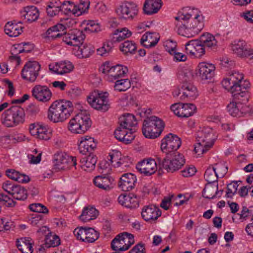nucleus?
Masks as SVG:
<instances>
[{
    "instance_id": "nucleus-58",
    "label": "nucleus",
    "mask_w": 253,
    "mask_h": 253,
    "mask_svg": "<svg viewBox=\"0 0 253 253\" xmlns=\"http://www.w3.org/2000/svg\"><path fill=\"white\" fill-rule=\"evenodd\" d=\"M60 244V240L56 235H50L45 239V245L48 248L56 247Z\"/></svg>"
},
{
    "instance_id": "nucleus-35",
    "label": "nucleus",
    "mask_w": 253,
    "mask_h": 253,
    "mask_svg": "<svg viewBox=\"0 0 253 253\" xmlns=\"http://www.w3.org/2000/svg\"><path fill=\"white\" fill-rule=\"evenodd\" d=\"M200 40L203 47H207L211 49H215L217 47V41L212 35L207 33L201 36Z\"/></svg>"
},
{
    "instance_id": "nucleus-47",
    "label": "nucleus",
    "mask_w": 253,
    "mask_h": 253,
    "mask_svg": "<svg viewBox=\"0 0 253 253\" xmlns=\"http://www.w3.org/2000/svg\"><path fill=\"white\" fill-rule=\"evenodd\" d=\"M130 86V81L127 79L118 80L116 81L114 85L115 90L119 91H125Z\"/></svg>"
},
{
    "instance_id": "nucleus-21",
    "label": "nucleus",
    "mask_w": 253,
    "mask_h": 253,
    "mask_svg": "<svg viewBox=\"0 0 253 253\" xmlns=\"http://www.w3.org/2000/svg\"><path fill=\"white\" fill-rule=\"evenodd\" d=\"M185 49L187 53L196 57H200L205 53V48L203 47L200 40H191L185 45Z\"/></svg>"
},
{
    "instance_id": "nucleus-3",
    "label": "nucleus",
    "mask_w": 253,
    "mask_h": 253,
    "mask_svg": "<svg viewBox=\"0 0 253 253\" xmlns=\"http://www.w3.org/2000/svg\"><path fill=\"white\" fill-rule=\"evenodd\" d=\"M215 136L211 128L206 126L200 127L197 132V144L194 151L198 155L208 151L213 145Z\"/></svg>"
},
{
    "instance_id": "nucleus-43",
    "label": "nucleus",
    "mask_w": 253,
    "mask_h": 253,
    "mask_svg": "<svg viewBox=\"0 0 253 253\" xmlns=\"http://www.w3.org/2000/svg\"><path fill=\"white\" fill-rule=\"evenodd\" d=\"M10 110L17 125L23 123L24 121L25 117L24 109L19 106H15L11 107Z\"/></svg>"
},
{
    "instance_id": "nucleus-36",
    "label": "nucleus",
    "mask_w": 253,
    "mask_h": 253,
    "mask_svg": "<svg viewBox=\"0 0 253 253\" xmlns=\"http://www.w3.org/2000/svg\"><path fill=\"white\" fill-rule=\"evenodd\" d=\"M132 33L126 28L117 29L111 36V42L114 43L121 42L130 37Z\"/></svg>"
},
{
    "instance_id": "nucleus-55",
    "label": "nucleus",
    "mask_w": 253,
    "mask_h": 253,
    "mask_svg": "<svg viewBox=\"0 0 253 253\" xmlns=\"http://www.w3.org/2000/svg\"><path fill=\"white\" fill-rule=\"evenodd\" d=\"M120 154L118 153L110 154L109 155L110 163L114 167H119L124 165V159L119 158Z\"/></svg>"
},
{
    "instance_id": "nucleus-16",
    "label": "nucleus",
    "mask_w": 253,
    "mask_h": 253,
    "mask_svg": "<svg viewBox=\"0 0 253 253\" xmlns=\"http://www.w3.org/2000/svg\"><path fill=\"white\" fill-rule=\"evenodd\" d=\"M85 35L82 31L78 29L71 30L70 32L63 33L62 40L68 45L74 46L76 47L80 45L85 39Z\"/></svg>"
},
{
    "instance_id": "nucleus-51",
    "label": "nucleus",
    "mask_w": 253,
    "mask_h": 253,
    "mask_svg": "<svg viewBox=\"0 0 253 253\" xmlns=\"http://www.w3.org/2000/svg\"><path fill=\"white\" fill-rule=\"evenodd\" d=\"M113 43L111 41L104 43L102 47L97 49V53L102 56H108L112 51Z\"/></svg>"
},
{
    "instance_id": "nucleus-23",
    "label": "nucleus",
    "mask_w": 253,
    "mask_h": 253,
    "mask_svg": "<svg viewBox=\"0 0 253 253\" xmlns=\"http://www.w3.org/2000/svg\"><path fill=\"white\" fill-rule=\"evenodd\" d=\"M136 180V177L134 174L125 173L120 178L119 186L123 191H128L134 188Z\"/></svg>"
},
{
    "instance_id": "nucleus-34",
    "label": "nucleus",
    "mask_w": 253,
    "mask_h": 253,
    "mask_svg": "<svg viewBox=\"0 0 253 253\" xmlns=\"http://www.w3.org/2000/svg\"><path fill=\"white\" fill-rule=\"evenodd\" d=\"M33 243V241L30 238H21L16 241L17 247L22 253H32Z\"/></svg>"
},
{
    "instance_id": "nucleus-9",
    "label": "nucleus",
    "mask_w": 253,
    "mask_h": 253,
    "mask_svg": "<svg viewBox=\"0 0 253 253\" xmlns=\"http://www.w3.org/2000/svg\"><path fill=\"white\" fill-rule=\"evenodd\" d=\"M181 142L179 137L172 133L167 135L162 140L161 149L166 155H172L173 153H176L180 146Z\"/></svg>"
},
{
    "instance_id": "nucleus-27",
    "label": "nucleus",
    "mask_w": 253,
    "mask_h": 253,
    "mask_svg": "<svg viewBox=\"0 0 253 253\" xmlns=\"http://www.w3.org/2000/svg\"><path fill=\"white\" fill-rule=\"evenodd\" d=\"M245 41L243 40L235 41L232 44V49L239 56H250L253 54V49H247L245 48Z\"/></svg>"
},
{
    "instance_id": "nucleus-5",
    "label": "nucleus",
    "mask_w": 253,
    "mask_h": 253,
    "mask_svg": "<svg viewBox=\"0 0 253 253\" xmlns=\"http://www.w3.org/2000/svg\"><path fill=\"white\" fill-rule=\"evenodd\" d=\"M91 121L89 116L85 112H81L70 120L68 129L75 134H83L90 127Z\"/></svg>"
},
{
    "instance_id": "nucleus-4",
    "label": "nucleus",
    "mask_w": 253,
    "mask_h": 253,
    "mask_svg": "<svg viewBox=\"0 0 253 253\" xmlns=\"http://www.w3.org/2000/svg\"><path fill=\"white\" fill-rule=\"evenodd\" d=\"M164 126L165 124L161 119L152 116L144 120L142 132L146 138L154 139L160 136Z\"/></svg>"
},
{
    "instance_id": "nucleus-24",
    "label": "nucleus",
    "mask_w": 253,
    "mask_h": 253,
    "mask_svg": "<svg viewBox=\"0 0 253 253\" xmlns=\"http://www.w3.org/2000/svg\"><path fill=\"white\" fill-rule=\"evenodd\" d=\"M141 215L145 221H151L156 220L161 216V212L155 206H146L142 210Z\"/></svg>"
},
{
    "instance_id": "nucleus-26",
    "label": "nucleus",
    "mask_w": 253,
    "mask_h": 253,
    "mask_svg": "<svg viewBox=\"0 0 253 253\" xmlns=\"http://www.w3.org/2000/svg\"><path fill=\"white\" fill-rule=\"evenodd\" d=\"M119 203L127 208L134 209L139 205L138 199L133 194L121 195L118 197Z\"/></svg>"
},
{
    "instance_id": "nucleus-29",
    "label": "nucleus",
    "mask_w": 253,
    "mask_h": 253,
    "mask_svg": "<svg viewBox=\"0 0 253 253\" xmlns=\"http://www.w3.org/2000/svg\"><path fill=\"white\" fill-rule=\"evenodd\" d=\"M23 28L21 22H8L4 26V32L9 37H16L22 33Z\"/></svg>"
},
{
    "instance_id": "nucleus-14",
    "label": "nucleus",
    "mask_w": 253,
    "mask_h": 253,
    "mask_svg": "<svg viewBox=\"0 0 253 253\" xmlns=\"http://www.w3.org/2000/svg\"><path fill=\"white\" fill-rule=\"evenodd\" d=\"M40 64L37 61L27 62L21 71L22 78L30 82H34L39 75Z\"/></svg>"
},
{
    "instance_id": "nucleus-38",
    "label": "nucleus",
    "mask_w": 253,
    "mask_h": 253,
    "mask_svg": "<svg viewBox=\"0 0 253 253\" xmlns=\"http://www.w3.org/2000/svg\"><path fill=\"white\" fill-rule=\"evenodd\" d=\"M94 184L99 188L105 190L111 189V179L107 175H98L93 179Z\"/></svg>"
},
{
    "instance_id": "nucleus-62",
    "label": "nucleus",
    "mask_w": 253,
    "mask_h": 253,
    "mask_svg": "<svg viewBox=\"0 0 253 253\" xmlns=\"http://www.w3.org/2000/svg\"><path fill=\"white\" fill-rule=\"evenodd\" d=\"M238 185L237 181H233L227 185V191L226 192V196L227 198H232V197L236 193Z\"/></svg>"
},
{
    "instance_id": "nucleus-37",
    "label": "nucleus",
    "mask_w": 253,
    "mask_h": 253,
    "mask_svg": "<svg viewBox=\"0 0 253 253\" xmlns=\"http://www.w3.org/2000/svg\"><path fill=\"white\" fill-rule=\"evenodd\" d=\"M80 162L82 169L85 171H91L95 168L97 157L92 154H89L88 156L82 158Z\"/></svg>"
},
{
    "instance_id": "nucleus-2",
    "label": "nucleus",
    "mask_w": 253,
    "mask_h": 253,
    "mask_svg": "<svg viewBox=\"0 0 253 253\" xmlns=\"http://www.w3.org/2000/svg\"><path fill=\"white\" fill-rule=\"evenodd\" d=\"M73 110V104L71 101H56L50 106L47 118L53 123L63 122L70 116Z\"/></svg>"
},
{
    "instance_id": "nucleus-15",
    "label": "nucleus",
    "mask_w": 253,
    "mask_h": 253,
    "mask_svg": "<svg viewBox=\"0 0 253 253\" xmlns=\"http://www.w3.org/2000/svg\"><path fill=\"white\" fill-rule=\"evenodd\" d=\"M73 23H75V21L71 19H66L62 23L57 24L50 28H49L45 33L43 35L44 38H48L49 39H55L57 38H62L63 33L67 28H69L70 25Z\"/></svg>"
},
{
    "instance_id": "nucleus-44",
    "label": "nucleus",
    "mask_w": 253,
    "mask_h": 253,
    "mask_svg": "<svg viewBox=\"0 0 253 253\" xmlns=\"http://www.w3.org/2000/svg\"><path fill=\"white\" fill-rule=\"evenodd\" d=\"M2 123L7 127L17 125L10 108L6 110L2 115Z\"/></svg>"
},
{
    "instance_id": "nucleus-28",
    "label": "nucleus",
    "mask_w": 253,
    "mask_h": 253,
    "mask_svg": "<svg viewBox=\"0 0 253 253\" xmlns=\"http://www.w3.org/2000/svg\"><path fill=\"white\" fill-rule=\"evenodd\" d=\"M182 95L180 99L184 100L186 98L193 99L198 95L196 87L189 82L182 83L181 85Z\"/></svg>"
},
{
    "instance_id": "nucleus-40",
    "label": "nucleus",
    "mask_w": 253,
    "mask_h": 253,
    "mask_svg": "<svg viewBox=\"0 0 253 253\" xmlns=\"http://www.w3.org/2000/svg\"><path fill=\"white\" fill-rule=\"evenodd\" d=\"M5 173L9 178L19 183H27L30 180L28 175L21 173L14 169H8L5 171Z\"/></svg>"
},
{
    "instance_id": "nucleus-42",
    "label": "nucleus",
    "mask_w": 253,
    "mask_h": 253,
    "mask_svg": "<svg viewBox=\"0 0 253 253\" xmlns=\"http://www.w3.org/2000/svg\"><path fill=\"white\" fill-rule=\"evenodd\" d=\"M98 211L93 207H87L84 209L82 214L80 216V219L85 222L95 219L98 215Z\"/></svg>"
},
{
    "instance_id": "nucleus-18",
    "label": "nucleus",
    "mask_w": 253,
    "mask_h": 253,
    "mask_svg": "<svg viewBox=\"0 0 253 253\" xmlns=\"http://www.w3.org/2000/svg\"><path fill=\"white\" fill-rule=\"evenodd\" d=\"M136 169L140 173H143L146 176H150L156 171L157 163L152 159L143 160L137 164Z\"/></svg>"
},
{
    "instance_id": "nucleus-33",
    "label": "nucleus",
    "mask_w": 253,
    "mask_h": 253,
    "mask_svg": "<svg viewBox=\"0 0 253 253\" xmlns=\"http://www.w3.org/2000/svg\"><path fill=\"white\" fill-rule=\"evenodd\" d=\"M159 40V37L156 33L146 32L141 39V43L147 48L155 46Z\"/></svg>"
},
{
    "instance_id": "nucleus-32",
    "label": "nucleus",
    "mask_w": 253,
    "mask_h": 253,
    "mask_svg": "<svg viewBox=\"0 0 253 253\" xmlns=\"http://www.w3.org/2000/svg\"><path fill=\"white\" fill-rule=\"evenodd\" d=\"M162 5V0H146L143 10L145 13L151 15L157 13Z\"/></svg>"
},
{
    "instance_id": "nucleus-45",
    "label": "nucleus",
    "mask_w": 253,
    "mask_h": 253,
    "mask_svg": "<svg viewBox=\"0 0 253 253\" xmlns=\"http://www.w3.org/2000/svg\"><path fill=\"white\" fill-rule=\"evenodd\" d=\"M196 107L191 103H182L180 112V117L188 118L192 116L196 111Z\"/></svg>"
},
{
    "instance_id": "nucleus-39",
    "label": "nucleus",
    "mask_w": 253,
    "mask_h": 253,
    "mask_svg": "<svg viewBox=\"0 0 253 253\" xmlns=\"http://www.w3.org/2000/svg\"><path fill=\"white\" fill-rule=\"evenodd\" d=\"M119 124L128 129H133L134 132L135 129L132 127L137 125V122L133 115L127 114L119 118Z\"/></svg>"
},
{
    "instance_id": "nucleus-31",
    "label": "nucleus",
    "mask_w": 253,
    "mask_h": 253,
    "mask_svg": "<svg viewBox=\"0 0 253 253\" xmlns=\"http://www.w3.org/2000/svg\"><path fill=\"white\" fill-rule=\"evenodd\" d=\"M21 16L26 21L31 23L36 21L39 17V12L35 6H27L21 12Z\"/></svg>"
},
{
    "instance_id": "nucleus-57",
    "label": "nucleus",
    "mask_w": 253,
    "mask_h": 253,
    "mask_svg": "<svg viewBox=\"0 0 253 253\" xmlns=\"http://www.w3.org/2000/svg\"><path fill=\"white\" fill-rule=\"evenodd\" d=\"M99 237V233L92 228H87L86 235L84 239L85 242L92 243Z\"/></svg>"
},
{
    "instance_id": "nucleus-60",
    "label": "nucleus",
    "mask_w": 253,
    "mask_h": 253,
    "mask_svg": "<svg viewBox=\"0 0 253 253\" xmlns=\"http://www.w3.org/2000/svg\"><path fill=\"white\" fill-rule=\"evenodd\" d=\"M100 172L103 175H107L111 171L110 163L106 160H102L99 164Z\"/></svg>"
},
{
    "instance_id": "nucleus-11",
    "label": "nucleus",
    "mask_w": 253,
    "mask_h": 253,
    "mask_svg": "<svg viewBox=\"0 0 253 253\" xmlns=\"http://www.w3.org/2000/svg\"><path fill=\"white\" fill-rule=\"evenodd\" d=\"M116 11L119 18L132 19L137 14L138 7L135 3L126 1L118 6Z\"/></svg>"
},
{
    "instance_id": "nucleus-53",
    "label": "nucleus",
    "mask_w": 253,
    "mask_h": 253,
    "mask_svg": "<svg viewBox=\"0 0 253 253\" xmlns=\"http://www.w3.org/2000/svg\"><path fill=\"white\" fill-rule=\"evenodd\" d=\"M34 48L33 45L30 44L29 42H23L14 46L12 51L16 53V49H18V53L21 52H29Z\"/></svg>"
},
{
    "instance_id": "nucleus-8",
    "label": "nucleus",
    "mask_w": 253,
    "mask_h": 253,
    "mask_svg": "<svg viewBox=\"0 0 253 253\" xmlns=\"http://www.w3.org/2000/svg\"><path fill=\"white\" fill-rule=\"evenodd\" d=\"M102 72L106 76L107 79L112 82L114 80L123 77L128 71L127 68L118 64L111 66L109 63H105L102 67Z\"/></svg>"
},
{
    "instance_id": "nucleus-41",
    "label": "nucleus",
    "mask_w": 253,
    "mask_h": 253,
    "mask_svg": "<svg viewBox=\"0 0 253 253\" xmlns=\"http://www.w3.org/2000/svg\"><path fill=\"white\" fill-rule=\"evenodd\" d=\"M218 185L217 183H208L203 192V196L206 199H213L218 195Z\"/></svg>"
},
{
    "instance_id": "nucleus-12",
    "label": "nucleus",
    "mask_w": 253,
    "mask_h": 253,
    "mask_svg": "<svg viewBox=\"0 0 253 253\" xmlns=\"http://www.w3.org/2000/svg\"><path fill=\"white\" fill-rule=\"evenodd\" d=\"M200 17L199 15H196L192 19L191 23L187 22V25L182 24L178 27L177 33L179 35L187 38H191L197 34V31L199 30L201 26L200 20L198 19Z\"/></svg>"
},
{
    "instance_id": "nucleus-63",
    "label": "nucleus",
    "mask_w": 253,
    "mask_h": 253,
    "mask_svg": "<svg viewBox=\"0 0 253 253\" xmlns=\"http://www.w3.org/2000/svg\"><path fill=\"white\" fill-rule=\"evenodd\" d=\"M31 211L39 213H47L48 210L47 208L41 204H32L29 206Z\"/></svg>"
},
{
    "instance_id": "nucleus-52",
    "label": "nucleus",
    "mask_w": 253,
    "mask_h": 253,
    "mask_svg": "<svg viewBox=\"0 0 253 253\" xmlns=\"http://www.w3.org/2000/svg\"><path fill=\"white\" fill-rule=\"evenodd\" d=\"M89 0H81L80 3L76 5L75 15L79 16L86 12L89 7Z\"/></svg>"
},
{
    "instance_id": "nucleus-59",
    "label": "nucleus",
    "mask_w": 253,
    "mask_h": 253,
    "mask_svg": "<svg viewBox=\"0 0 253 253\" xmlns=\"http://www.w3.org/2000/svg\"><path fill=\"white\" fill-rule=\"evenodd\" d=\"M228 112L233 117H240V111L238 109V101L232 102L227 106Z\"/></svg>"
},
{
    "instance_id": "nucleus-64",
    "label": "nucleus",
    "mask_w": 253,
    "mask_h": 253,
    "mask_svg": "<svg viewBox=\"0 0 253 253\" xmlns=\"http://www.w3.org/2000/svg\"><path fill=\"white\" fill-rule=\"evenodd\" d=\"M0 202L8 207H14L16 203V202L8 196L2 193H0Z\"/></svg>"
},
{
    "instance_id": "nucleus-7",
    "label": "nucleus",
    "mask_w": 253,
    "mask_h": 253,
    "mask_svg": "<svg viewBox=\"0 0 253 253\" xmlns=\"http://www.w3.org/2000/svg\"><path fill=\"white\" fill-rule=\"evenodd\" d=\"M108 97V92L94 90L87 97V100L92 107L104 112L110 107Z\"/></svg>"
},
{
    "instance_id": "nucleus-22",
    "label": "nucleus",
    "mask_w": 253,
    "mask_h": 253,
    "mask_svg": "<svg viewBox=\"0 0 253 253\" xmlns=\"http://www.w3.org/2000/svg\"><path fill=\"white\" fill-rule=\"evenodd\" d=\"M96 147V143L93 138L88 136L81 138L79 145V150L81 153L84 155H86L87 153L92 154L91 152Z\"/></svg>"
},
{
    "instance_id": "nucleus-49",
    "label": "nucleus",
    "mask_w": 253,
    "mask_h": 253,
    "mask_svg": "<svg viewBox=\"0 0 253 253\" xmlns=\"http://www.w3.org/2000/svg\"><path fill=\"white\" fill-rule=\"evenodd\" d=\"M205 180L208 182V183L215 184L214 182L217 181V175L213 167H210L205 171L204 174Z\"/></svg>"
},
{
    "instance_id": "nucleus-61",
    "label": "nucleus",
    "mask_w": 253,
    "mask_h": 253,
    "mask_svg": "<svg viewBox=\"0 0 253 253\" xmlns=\"http://www.w3.org/2000/svg\"><path fill=\"white\" fill-rule=\"evenodd\" d=\"M50 132L48 130L46 127L41 126L37 138L40 140H47L50 139Z\"/></svg>"
},
{
    "instance_id": "nucleus-10",
    "label": "nucleus",
    "mask_w": 253,
    "mask_h": 253,
    "mask_svg": "<svg viewBox=\"0 0 253 253\" xmlns=\"http://www.w3.org/2000/svg\"><path fill=\"white\" fill-rule=\"evenodd\" d=\"M3 189L14 199L24 201L27 198V190L23 186L6 181L2 184Z\"/></svg>"
},
{
    "instance_id": "nucleus-50",
    "label": "nucleus",
    "mask_w": 253,
    "mask_h": 253,
    "mask_svg": "<svg viewBox=\"0 0 253 253\" xmlns=\"http://www.w3.org/2000/svg\"><path fill=\"white\" fill-rule=\"evenodd\" d=\"M61 11H63L66 14L71 12L75 14L76 12V5L70 1H63L60 6Z\"/></svg>"
},
{
    "instance_id": "nucleus-19",
    "label": "nucleus",
    "mask_w": 253,
    "mask_h": 253,
    "mask_svg": "<svg viewBox=\"0 0 253 253\" xmlns=\"http://www.w3.org/2000/svg\"><path fill=\"white\" fill-rule=\"evenodd\" d=\"M215 67L212 64L202 62L198 65V73L201 79L204 81H211L214 75Z\"/></svg>"
},
{
    "instance_id": "nucleus-20",
    "label": "nucleus",
    "mask_w": 253,
    "mask_h": 253,
    "mask_svg": "<svg viewBox=\"0 0 253 253\" xmlns=\"http://www.w3.org/2000/svg\"><path fill=\"white\" fill-rule=\"evenodd\" d=\"M133 132V129H128L120 124V126L115 130L114 135L118 140L127 144L130 143L134 139Z\"/></svg>"
},
{
    "instance_id": "nucleus-48",
    "label": "nucleus",
    "mask_w": 253,
    "mask_h": 253,
    "mask_svg": "<svg viewBox=\"0 0 253 253\" xmlns=\"http://www.w3.org/2000/svg\"><path fill=\"white\" fill-rule=\"evenodd\" d=\"M121 234L118 235L111 242L112 249L115 251H126L125 245L122 242Z\"/></svg>"
},
{
    "instance_id": "nucleus-25",
    "label": "nucleus",
    "mask_w": 253,
    "mask_h": 253,
    "mask_svg": "<svg viewBox=\"0 0 253 253\" xmlns=\"http://www.w3.org/2000/svg\"><path fill=\"white\" fill-rule=\"evenodd\" d=\"M49 69L54 73L63 75L71 72L74 69V66L70 61H63L55 64H50Z\"/></svg>"
},
{
    "instance_id": "nucleus-46",
    "label": "nucleus",
    "mask_w": 253,
    "mask_h": 253,
    "mask_svg": "<svg viewBox=\"0 0 253 253\" xmlns=\"http://www.w3.org/2000/svg\"><path fill=\"white\" fill-rule=\"evenodd\" d=\"M120 49L124 54H133L136 49V45L132 41H126L120 45Z\"/></svg>"
},
{
    "instance_id": "nucleus-56",
    "label": "nucleus",
    "mask_w": 253,
    "mask_h": 253,
    "mask_svg": "<svg viewBox=\"0 0 253 253\" xmlns=\"http://www.w3.org/2000/svg\"><path fill=\"white\" fill-rule=\"evenodd\" d=\"M121 234L122 238V242L123 241L124 245H125L126 250H128L129 247L134 244V239L133 235L124 232Z\"/></svg>"
},
{
    "instance_id": "nucleus-13",
    "label": "nucleus",
    "mask_w": 253,
    "mask_h": 253,
    "mask_svg": "<svg viewBox=\"0 0 253 253\" xmlns=\"http://www.w3.org/2000/svg\"><path fill=\"white\" fill-rule=\"evenodd\" d=\"M77 165L76 158L63 153L54 155V167L57 170H66Z\"/></svg>"
},
{
    "instance_id": "nucleus-1",
    "label": "nucleus",
    "mask_w": 253,
    "mask_h": 253,
    "mask_svg": "<svg viewBox=\"0 0 253 253\" xmlns=\"http://www.w3.org/2000/svg\"><path fill=\"white\" fill-rule=\"evenodd\" d=\"M222 84L232 94L234 99L238 101L240 116L247 112L249 108L246 104L249 98L248 89L251 87V84L248 80L244 79V74L239 71H233L228 78L222 81Z\"/></svg>"
},
{
    "instance_id": "nucleus-17",
    "label": "nucleus",
    "mask_w": 253,
    "mask_h": 253,
    "mask_svg": "<svg viewBox=\"0 0 253 253\" xmlns=\"http://www.w3.org/2000/svg\"><path fill=\"white\" fill-rule=\"evenodd\" d=\"M32 95L36 100L42 102L49 101L52 96V93L49 88L45 85H36L32 88Z\"/></svg>"
},
{
    "instance_id": "nucleus-30",
    "label": "nucleus",
    "mask_w": 253,
    "mask_h": 253,
    "mask_svg": "<svg viewBox=\"0 0 253 253\" xmlns=\"http://www.w3.org/2000/svg\"><path fill=\"white\" fill-rule=\"evenodd\" d=\"M73 51L74 54L79 58H87L94 52V47L91 44L82 42L75 47Z\"/></svg>"
},
{
    "instance_id": "nucleus-54",
    "label": "nucleus",
    "mask_w": 253,
    "mask_h": 253,
    "mask_svg": "<svg viewBox=\"0 0 253 253\" xmlns=\"http://www.w3.org/2000/svg\"><path fill=\"white\" fill-rule=\"evenodd\" d=\"M213 167L217 174V177H224L228 171V167L223 163L216 164Z\"/></svg>"
},
{
    "instance_id": "nucleus-6",
    "label": "nucleus",
    "mask_w": 253,
    "mask_h": 253,
    "mask_svg": "<svg viewBox=\"0 0 253 253\" xmlns=\"http://www.w3.org/2000/svg\"><path fill=\"white\" fill-rule=\"evenodd\" d=\"M159 165L169 172H173L180 169L185 163L183 156L179 153H173L172 155H167L166 158L157 157Z\"/></svg>"
}]
</instances>
